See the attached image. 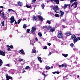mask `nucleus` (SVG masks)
<instances>
[{"mask_svg": "<svg viewBox=\"0 0 80 80\" xmlns=\"http://www.w3.org/2000/svg\"><path fill=\"white\" fill-rule=\"evenodd\" d=\"M38 14H39V15H41V13H40V12H39L38 13Z\"/></svg>", "mask_w": 80, "mask_h": 80, "instance_id": "nucleus-58", "label": "nucleus"}, {"mask_svg": "<svg viewBox=\"0 0 80 80\" xmlns=\"http://www.w3.org/2000/svg\"><path fill=\"white\" fill-rule=\"evenodd\" d=\"M0 55H2V56H5V52H3L2 51L0 50Z\"/></svg>", "mask_w": 80, "mask_h": 80, "instance_id": "nucleus-7", "label": "nucleus"}, {"mask_svg": "<svg viewBox=\"0 0 80 80\" xmlns=\"http://www.w3.org/2000/svg\"><path fill=\"white\" fill-rule=\"evenodd\" d=\"M35 39L36 40V41H37V42H38V40L37 39V38H35Z\"/></svg>", "mask_w": 80, "mask_h": 80, "instance_id": "nucleus-48", "label": "nucleus"}, {"mask_svg": "<svg viewBox=\"0 0 80 80\" xmlns=\"http://www.w3.org/2000/svg\"><path fill=\"white\" fill-rule=\"evenodd\" d=\"M74 5V3L72 4L71 6V7H73V6Z\"/></svg>", "mask_w": 80, "mask_h": 80, "instance_id": "nucleus-54", "label": "nucleus"}, {"mask_svg": "<svg viewBox=\"0 0 80 80\" xmlns=\"http://www.w3.org/2000/svg\"><path fill=\"white\" fill-rule=\"evenodd\" d=\"M32 20H37V18H36V17H35V16H34L32 18Z\"/></svg>", "mask_w": 80, "mask_h": 80, "instance_id": "nucleus-23", "label": "nucleus"}, {"mask_svg": "<svg viewBox=\"0 0 80 80\" xmlns=\"http://www.w3.org/2000/svg\"><path fill=\"white\" fill-rule=\"evenodd\" d=\"M78 39H79V40H80V37H78Z\"/></svg>", "mask_w": 80, "mask_h": 80, "instance_id": "nucleus-60", "label": "nucleus"}, {"mask_svg": "<svg viewBox=\"0 0 80 80\" xmlns=\"http://www.w3.org/2000/svg\"><path fill=\"white\" fill-rule=\"evenodd\" d=\"M2 12V10L0 11V14H1Z\"/></svg>", "mask_w": 80, "mask_h": 80, "instance_id": "nucleus-57", "label": "nucleus"}, {"mask_svg": "<svg viewBox=\"0 0 80 80\" xmlns=\"http://www.w3.org/2000/svg\"><path fill=\"white\" fill-rule=\"evenodd\" d=\"M8 52H9V51H10V48H8V49H7Z\"/></svg>", "mask_w": 80, "mask_h": 80, "instance_id": "nucleus-45", "label": "nucleus"}, {"mask_svg": "<svg viewBox=\"0 0 80 80\" xmlns=\"http://www.w3.org/2000/svg\"><path fill=\"white\" fill-rule=\"evenodd\" d=\"M30 29H28L27 30V31L28 33H29L30 32Z\"/></svg>", "mask_w": 80, "mask_h": 80, "instance_id": "nucleus-35", "label": "nucleus"}, {"mask_svg": "<svg viewBox=\"0 0 80 80\" xmlns=\"http://www.w3.org/2000/svg\"><path fill=\"white\" fill-rule=\"evenodd\" d=\"M19 53L20 54L21 53L22 54H24V55H25V53L24 52V51L23 49H22L21 50H20Z\"/></svg>", "mask_w": 80, "mask_h": 80, "instance_id": "nucleus-9", "label": "nucleus"}, {"mask_svg": "<svg viewBox=\"0 0 80 80\" xmlns=\"http://www.w3.org/2000/svg\"><path fill=\"white\" fill-rule=\"evenodd\" d=\"M53 10H54L56 13H59V12H60L61 17H62V16L64 15V12L60 10V9L58 8V6H55L53 8Z\"/></svg>", "mask_w": 80, "mask_h": 80, "instance_id": "nucleus-1", "label": "nucleus"}, {"mask_svg": "<svg viewBox=\"0 0 80 80\" xmlns=\"http://www.w3.org/2000/svg\"><path fill=\"white\" fill-rule=\"evenodd\" d=\"M47 3H48V2H49V1H47Z\"/></svg>", "mask_w": 80, "mask_h": 80, "instance_id": "nucleus-62", "label": "nucleus"}, {"mask_svg": "<svg viewBox=\"0 0 80 80\" xmlns=\"http://www.w3.org/2000/svg\"><path fill=\"white\" fill-rule=\"evenodd\" d=\"M41 7H42V9H43V8H44L45 7V5L44 4H42L41 5Z\"/></svg>", "mask_w": 80, "mask_h": 80, "instance_id": "nucleus-25", "label": "nucleus"}, {"mask_svg": "<svg viewBox=\"0 0 80 80\" xmlns=\"http://www.w3.org/2000/svg\"><path fill=\"white\" fill-rule=\"evenodd\" d=\"M26 7L27 8H30L31 7V5H26Z\"/></svg>", "mask_w": 80, "mask_h": 80, "instance_id": "nucleus-32", "label": "nucleus"}, {"mask_svg": "<svg viewBox=\"0 0 80 80\" xmlns=\"http://www.w3.org/2000/svg\"><path fill=\"white\" fill-rule=\"evenodd\" d=\"M53 74H55V73H57V74H59L60 73L58 72H52Z\"/></svg>", "mask_w": 80, "mask_h": 80, "instance_id": "nucleus-24", "label": "nucleus"}, {"mask_svg": "<svg viewBox=\"0 0 80 80\" xmlns=\"http://www.w3.org/2000/svg\"><path fill=\"white\" fill-rule=\"evenodd\" d=\"M47 22L48 23V24H50V23H51V22H50V21H49V20H48L47 21Z\"/></svg>", "mask_w": 80, "mask_h": 80, "instance_id": "nucleus-29", "label": "nucleus"}, {"mask_svg": "<svg viewBox=\"0 0 80 80\" xmlns=\"http://www.w3.org/2000/svg\"><path fill=\"white\" fill-rule=\"evenodd\" d=\"M77 41H78V38H75L73 40V42L74 43H76Z\"/></svg>", "mask_w": 80, "mask_h": 80, "instance_id": "nucleus-18", "label": "nucleus"}, {"mask_svg": "<svg viewBox=\"0 0 80 80\" xmlns=\"http://www.w3.org/2000/svg\"><path fill=\"white\" fill-rule=\"evenodd\" d=\"M50 14L51 15H54V14L52 12H50Z\"/></svg>", "mask_w": 80, "mask_h": 80, "instance_id": "nucleus-43", "label": "nucleus"}, {"mask_svg": "<svg viewBox=\"0 0 80 80\" xmlns=\"http://www.w3.org/2000/svg\"><path fill=\"white\" fill-rule=\"evenodd\" d=\"M38 35L40 37H42V33H41L40 32H39L38 33Z\"/></svg>", "mask_w": 80, "mask_h": 80, "instance_id": "nucleus-31", "label": "nucleus"}, {"mask_svg": "<svg viewBox=\"0 0 80 80\" xmlns=\"http://www.w3.org/2000/svg\"><path fill=\"white\" fill-rule=\"evenodd\" d=\"M32 52L33 53H35V52H36V50L35 49H32Z\"/></svg>", "mask_w": 80, "mask_h": 80, "instance_id": "nucleus-41", "label": "nucleus"}, {"mask_svg": "<svg viewBox=\"0 0 80 80\" xmlns=\"http://www.w3.org/2000/svg\"><path fill=\"white\" fill-rule=\"evenodd\" d=\"M52 55V53L49 52V53L48 54V56H49V55Z\"/></svg>", "mask_w": 80, "mask_h": 80, "instance_id": "nucleus-50", "label": "nucleus"}, {"mask_svg": "<svg viewBox=\"0 0 80 80\" xmlns=\"http://www.w3.org/2000/svg\"><path fill=\"white\" fill-rule=\"evenodd\" d=\"M3 64V61L1 59H0V66H2Z\"/></svg>", "mask_w": 80, "mask_h": 80, "instance_id": "nucleus-22", "label": "nucleus"}, {"mask_svg": "<svg viewBox=\"0 0 80 80\" xmlns=\"http://www.w3.org/2000/svg\"><path fill=\"white\" fill-rule=\"evenodd\" d=\"M47 46H45V47L43 48V49H47Z\"/></svg>", "mask_w": 80, "mask_h": 80, "instance_id": "nucleus-47", "label": "nucleus"}, {"mask_svg": "<svg viewBox=\"0 0 80 80\" xmlns=\"http://www.w3.org/2000/svg\"><path fill=\"white\" fill-rule=\"evenodd\" d=\"M4 23H5V21H3L2 22L1 24H2V26H4L5 25H4Z\"/></svg>", "mask_w": 80, "mask_h": 80, "instance_id": "nucleus-28", "label": "nucleus"}, {"mask_svg": "<svg viewBox=\"0 0 80 80\" xmlns=\"http://www.w3.org/2000/svg\"><path fill=\"white\" fill-rule=\"evenodd\" d=\"M68 6H69V7H70L71 5L70 4H65L64 6V8H67Z\"/></svg>", "mask_w": 80, "mask_h": 80, "instance_id": "nucleus-19", "label": "nucleus"}, {"mask_svg": "<svg viewBox=\"0 0 80 80\" xmlns=\"http://www.w3.org/2000/svg\"><path fill=\"white\" fill-rule=\"evenodd\" d=\"M63 34L61 32H59V34H58V38H62L63 37Z\"/></svg>", "mask_w": 80, "mask_h": 80, "instance_id": "nucleus-4", "label": "nucleus"}, {"mask_svg": "<svg viewBox=\"0 0 80 80\" xmlns=\"http://www.w3.org/2000/svg\"><path fill=\"white\" fill-rule=\"evenodd\" d=\"M62 56H64V57H65V58L68 57V54H62Z\"/></svg>", "mask_w": 80, "mask_h": 80, "instance_id": "nucleus-21", "label": "nucleus"}, {"mask_svg": "<svg viewBox=\"0 0 80 80\" xmlns=\"http://www.w3.org/2000/svg\"><path fill=\"white\" fill-rule=\"evenodd\" d=\"M10 20H11V23H13V22H15V24H17V22L14 19V17L13 16L11 17V18H10Z\"/></svg>", "mask_w": 80, "mask_h": 80, "instance_id": "nucleus-2", "label": "nucleus"}, {"mask_svg": "<svg viewBox=\"0 0 80 80\" xmlns=\"http://www.w3.org/2000/svg\"><path fill=\"white\" fill-rule=\"evenodd\" d=\"M74 4L75 5V6L74 7V8H77V5H78L77 2H74Z\"/></svg>", "mask_w": 80, "mask_h": 80, "instance_id": "nucleus-14", "label": "nucleus"}, {"mask_svg": "<svg viewBox=\"0 0 80 80\" xmlns=\"http://www.w3.org/2000/svg\"><path fill=\"white\" fill-rule=\"evenodd\" d=\"M23 19L24 20H26V19H24H24Z\"/></svg>", "mask_w": 80, "mask_h": 80, "instance_id": "nucleus-63", "label": "nucleus"}, {"mask_svg": "<svg viewBox=\"0 0 80 80\" xmlns=\"http://www.w3.org/2000/svg\"><path fill=\"white\" fill-rule=\"evenodd\" d=\"M26 27H27V26L26 25H25V24H24L23 25V28H25Z\"/></svg>", "mask_w": 80, "mask_h": 80, "instance_id": "nucleus-37", "label": "nucleus"}, {"mask_svg": "<svg viewBox=\"0 0 80 80\" xmlns=\"http://www.w3.org/2000/svg\"><path fill=\"white\" fill-rule=\"evenodd\" d=\"M38 17L40 20H41V21H43V18L41 16L39 15L38 16Z\"/></svg>", "mask_w": 80, "mask_h": 80, "instance_id": "nucleus-10", "label": "nucleus"}, {"mask_svg": "<svg viewBox=\"0 0 80 80\" xmlns=\"http://www.w3.org/2000/svg\"><path fill=\"white\" fill-rule=\"evenodd\" d=\"M46 68L47 70H49V69L50 68V67H46Z\"/></svg>", "mask_w": 80, "mask_h": 80, "instance_id": "nucleus-39", "label": "nucleus"}, {"mask_svg": "<svg viewBox=\"0 0 80 80\" xmlns=\"http://www.w3.org/2000/svg\"><path fill=\"white\" fill-rule=\"evenodd\" d=\"M17 3H18L19 6H20V7H21V6H22V5H23L22 2L20 1L18 2Z\"/></svg>", "mask_w": 80, "mask_h": 80, "instance_id": "nucleus-12", "label": "nucleus"}, {"mask_svg": "<svg viewBox=\"0 0 80 80\" xmlns=\"http://www.w3.org/2000/svg\"><path fill=\"white\" fill-rule=\"evenodd\" d=\"M52 2L54 1L55 0H51ZM59 0H55L54 2H55L57 4H59Z\"/></svg>", "mask_w": 80, "mask_h": 80, "instance_id": "nucleus-11", "label": "nucleus"}, {"mask_svg": "<svg viewBox=\"0 0 80 80\" xmlns=\"http://www.w3.org/2000/svg\"><path fill=\"white\" fill-rule=\"evenodd\" d=\"M43 28H46L47 30H49V29L52 28V27L50 26H45L43 27Z\"/></svg>", "mask_w": 80, "mask_h": 80, "instance_id": "nucleus-5", "label": "nucleus"}, {"mask_svg": "<svg viewBox=\"0 0 80 80\" xmlns=\"http://www.w3.org/2000/svg\"><path fill=\"white\" fill-rule=\"evenodd\" d=\"M62 21H63V22H65V19H62Z\"/></svg>", "mask_w": 80, "mask_h": 80, "instance_id": "nucleus-56", "label": "nucleus"}, {"mask_svg": "<svg viewBox=\"0 0 80 80\" xmlns=\"http://www.w3.org/2000/svg\"><path fill=\"white\" fill-rule=\"evenodd\" d=\"M18 60L19 62H22V61H23V59H22L19 58V59Z\"/></svg>", "mask_w": 80, "mask_h": 80, "instance_id": "nucleus-42", "label": "nucleus"}, {"mask_svg": "<svg viewBox=\"0 0 80 80\" xmlns=\"http://www.w3.org/2000/svg\"><path fill=\"white\" fill-rule=\"evenodd\" d=\"M7 47H10V46H9V45H7Z\"/></svg>", "mask_w": 80, "mask_h": 80, "instance_id": "nucleus-61", "label": "nucleus"}, {"mask_svg": "<svg viewBox=\"0 0 80 80\" xmlns=\"http://www.w3.org/2000/svg\"><path fill=\"white\" fill-rule=\"evenodd\" d=\"M77 77H79V75H78Z\"/></svg>", "mask_w": 80, "mask_h": 80, "instance_id": "nucleus-64", "label": "nucleus"}, {"mask_svg": "<svg viewBox=\"0 0 80 80\" xmlns=\"http://www.w3.org/2000/svg\"><path fill=\"white\" fill-rule=\"evenodd\" d=\"M70 45H71V47H73V43H71L70 44Z\"/></svg>", "mask_w": 80, "mask_h": 80, "instance_id": "nucleus-40", "label": "nucleus"}, {"mask_svg": "<svg viewBox=\"0 0 80 80\" xmlns=\"http://www.w3.org/2000/svg\"><path fill=\"white\" fill-rule=\"evenodd\" d=\"M9 65L10 64H6V66H7V67H9Z\"/></svg>", "mask_w": 80, "mask_h": 80, "instance_id": "nucleus-51", "label": "nucleus"}, {"mask_svg": "<svg viewBox=\"0 0 80 80\" xmlns=\"http://www.w3.org/2000/svg\"><path fill=\"white\" fill-rule=\"evenodd\" d=\"M48 45H49V46H50V45H51V43H49L48 44Z\"/></svg>", "mask_w": 80, "mask_h": 80, "instance_id": "nucleus-55", "label": "nucleus"}, {"mask_svg": "<svg viewBox=\"0 0 80 80\" xmlns=\"http://www.w3.org/2000/svg\"><path fill=\"white\" fill-rule=\"evenodd\" d=\"M22 20V19H19L18 22V24H19V23H20V22H21V21Z\"/></svg>", "mask_w": 80, "mask_h": 80, "instance_id": "nucleus-27", "label": "nucleus"}, {"mask_svg": "<svg viewBox=\"0 0 80 80\" xmlns=\"http://www.w3.org/2000/svg\"><path fill=\"white\" fill-rule=\"evenodd\" d=\"M36 27H32L31 30V33L32 34H35V32L36 30Z\"/></svg>", "mask_w": 80, "mask_h": 80, "instance_id": "nucleus-3", "label": "nucleus"}, {"mask_svg": "<svg viewBox=\"0 0 80 80\" xmlns=\"http://www.w3.org/2000/svg\"><path fill=\"white\" fill-rule=\"evenodd\" d=\"M30 68V67H29V66H28L25 68V69H26V70H28V68Z\"/></svg>", "mask_w": 80, "mask_h": 80, "instance_id": "nucleus-33", "label": "nucleus"}, {"mask_svg": "<svg viewBox=\"0 0 80 80\" xmlns=\"http://www.w3.org/2000/svg\"><path fill=\"white\" fill-rule=\"evenodd\" d=\"M38 58V60L40 62V63H42V61L41 60L42 58H41V57Z\"/></svg>", "mask_w": 80, "mask_h": 80, "instance_id": "nucleus-20", "label": "nucleus"}, {"mask_svg": "<svg viewBox=\"0 0 80 80\" xmlns=\"http://www.w3.org/2000/svg\"><path fill=\"white\" fill-rule=\"evenodd\" d=\"M77 0H71L70 2L71 3H72V2H74V1H77Z\"/></svg>", "mask_w": 80, "mask_h": 80, "instance_id": "nucleus-34", "label": "nucleus"}, {"mask_svg": "<svg viewBox=\"0 0 80 80\" xmlns=\"http://www.w3.org/2000/svg\"><path fill=\"white\" fill-rule=\"evenodd\" d=\"M8 2H11V0H8Z\"/></svg>", "mask_w": 80, "mask_h": 80, "instance_id": "nucleus-59", "label": "nucleus"}, {"mask_svg": "<svg viewBox=\"0 0 80 80\" xmlns=\"http://www.w3.org/2000/svg\"><path fill=\"white\" fill-rule=\"evenodd\" d=\"M2 16H4V15H5V13H4V12L2 13Z\"/></svg>", "mask_w": 80, "mask_h": 80, "instance_id": "nucleus-49", "label": "nucleus"}, {"mask_svg": "<svg viewBox=\"0 0 80 80\" xmlns=\"http://www.w3.org/2000/svg\"><path fill=\"white\" fill-rule=\"evenodd\" d=\"M13 69H11L10 71V72L11 73H13Z\"/></svg>", "mask_w": 80, "mask_h": 80, "instance_id": "nucleus-36", "label": "nucleus"}, {"mask_svg": "<svg viewBox=\"0 0 80 80\" xmlns=\"http://www.w3.org/2000/svg\"><path fill=\"white\" fill-rule=\"evenodd\" d=\"M72 39H73V40H74L76 38V36L75 35H72Z\"/></svg>", "mask_w": 80, "mask_h": 80, "instance_id": "nucleus-17", "label": "nucleus"}, {"mask_svg": "<svg viewBox=\"0 0 80 80\" xmlns=\"http://www.w3.org/2000/svg\"><path fill=\"white\" fill-rule=\"evenodd\" d=\"M6 77L7 80H9L10 79H12V78L10 76H8V75L7 74H6Z\"/></svg>", "mask_w": 80, "mask_h": 80, "instance_id": "nucleus-6", "label": "nucleus"}, {"mask_svg": "<svg viewBox=\"0 0 80 80\" xmlns=\"http://www.w3.org/2000/svg\"><path fill=\"white\" fill-rule=\"evenodd\" d=\"M59 67H67V65L66 63L63 64L62 65H59Z\"/></svg>", "mask_w": 80, "mask_h": 80, "instance_id": "nucleus-8", "label": "nucleus"}, {"mask_svg": "<svg viewBox=\"0 0 80 80\" xmlns=\"http://www.w3.org/2000/svg\"><path fill=\"white\" fill-rule=\"evenodd\" d=\"M70 32H67L66 33V35H68V36H69V35H71Z\"/></svg>", "mask_w": 80, "mask_h": 80, "instance_id": "nucleus-16", "label": "nucleus"}, {"mask_svg": "<svg viewBox=\"0 0 80 80\" xmlns=\"http://www.w3.org/2000/svg\"><path fill=\"white\" fill-rule=\"evenodd\" d=\"M42 75H44V78H45V76H46V75H45V74L44 73H42Z\"/></svg>", "mask_w": 80, "mask_h": 80, "instance_id": "nucleus-44", "label": "nucleus"}, {"mask_svg": "<svg viewBox=\"0 0 80 80\" xmlns=\"http://www.w3.org/2000/svg\"><path fill=\"white\" fill-rule=\"evenodd\" d=\"M36 1V0H32V2H33V3H34V2H35Z\"/></svg>", "mask_w": 80, "mask_h": 80, "instance_id": "nucleus-53", "label": "nucleus"}, {"mask_svg": "<svg viewBox=\"0 0 80 80\" xmlns=\"http://www.w3.org/2000/svg\"><path fill=\"white\" fill-rule=\"evenodd\" d=\"M22 63H21V65H23L25 63V62L24 61H23L22 62H21Z\"/></svg>", "mask_w": 80, "mask_h": 80, "instance_id": "nucleus-30", "label": "nucleus"}, {"mask_svg": "<svg viewBox=\"0 0 80 80\" xmlns=\"http://www.w3.org/2000/svg\"><path fill=\"white\" fill-rule=\"evenodd\" d=\"M30 42H31V43L32 45H33V44H34V42L33 40H32Z\"/></svg>", "mask_w": 80, "mask_h": 80, "instance_id": "nucleus-26", "label": "nucleus"}, {"mask_svg": "<svg viewBox=\"0 0 80 80\" xmlns=\"http://www.w3.org/2000/svg\"><path fill=\"white\" fill-rule=\"evenodd\" d=\"M12 12H15V11H14L13 10L11 9H8V13H9V12H12Z\"/></svg>", "mask_w": 80, "mask_h": 80, "instance_id": "nucleus-13", "label": "nucleus"}, {"mask_svg": "<svg viewBox=\"0 0 80 80\" xmlns=\"http://www.w3.org/2000/svg\"><path fill=\"white\" fill-rule=\"evenodd\" d=\"M9 47H10V48H13V46H9Z\"/></svg>", "mask_w": 80, "mask_h": 80, "instance_id": "nucleus-46", "label": "nucleus"}, {"mask_svg": "<svg viewBox=\"0 0 80 80\" xmlns=\"http://www.w3.org/2000/svg\"><path fill=\"white\" fill-rule=\"evenodd\" d=\"M3 8V7L1 6H0V8Z\"/></svg>", "mask_w": 80, "mask_h": 80, "instance_id": "nucleus-52", "label": "nucleus"}, {"mask_svg": "<svg viewBox=\"0 0 80 80\" xmlns=\"http://www.w3.org/2000/svg\"><path fill=\"white\" fill-rule=\"evenodd\" d=\"M55 30V29L54 28H52L50 30V32H54Z\"/></svg>", "mask_w": 80, "mask_h": 80, "instance_id": "nucleus-15", "label": "nucleus"}, {"mask_svg": "<svg viewBox=\"0 0 80 80\" xmlns=\"http://www.w3.org/2000/svg\"><path fill=\"white\" fill-rule=\"evenodd\" d=\"M55 16L56 17H59V15H58V14H55Z\"/></svg>", "mask_w": 80, "mask_h": 80, "instance_id": "nucleus-38", "label": "nucleus"}]
</instances>
